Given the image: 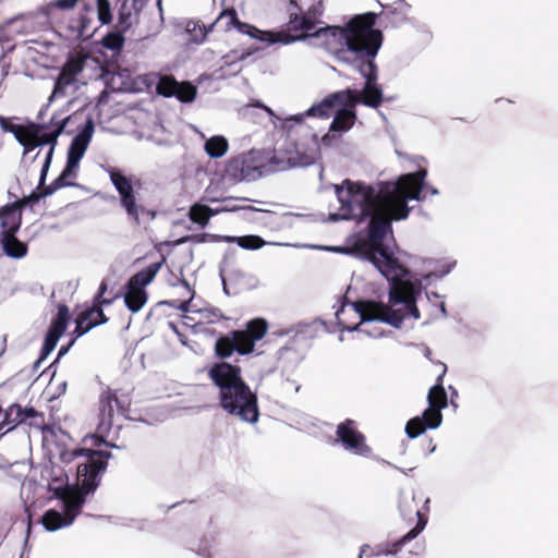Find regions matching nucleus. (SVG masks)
Returning <instances> with one entry per match:
<instances>
[{
	"mask_svg": "<svg viewBox=\"0 0 558 558\" xmlns=\"http://www.w3.org/2000/svg\"><path fill=\"white\" fill-rule=\"evenodd\" d=\"M426 169L400 175L396 181H380L375 184L352 182L349 179L335 184V193L340 207L330 213L328 221L355 220L368 222L367 240L354 247L317 246L318 248L344 253L367 260L389 281L388 302L356 301L345 298L335 315L341 331H362L369 337H381L361 329L362 323L380 322L400 328L407 318L420 319L417 299L422 295V280L402 265L383 243L392 231V220H404L411 207L408 201L422 202V187Z\"/></svg>",
	"mask_w": 558,
	"mask_h": 558,
	"instance_id": "1",
	"label": "nucleus"
},
{
	"mask_svg": "<svg viewBox=\"0 0 558 558\" xmlns=\"http://www.w3.org/2000/svg\"><path fill=\"white\" fill-rule=\"evenodd\" d=\"M374 13H364L352 17L348 24L341 26H324L313 35L316 38L324 37L326 44H336L333 53L340 62L351 65L365 80L361 90L347 88L326 96L322 101L312 105L304 117H317L328 119L338 107L354 108L364 105L378 108L384 100V92L378 84V68L375 59L383 45L381 31L375 29Z\"/></svg>",
	"mask_w": 558,
	"mask_h": 558,
	"instance_id": "2",
	"label": "nucleus"
},
{
	"mask_svg": "<svg viewBox=\"0 0 558 558\" xmlns=\"http://www.w3.org/2000/svg\"><path fill=\"white\" fill-rule=\"evenodd\" d=\"M110 452L74 448L60 452V460L63 463H71L76 459H83L76 465V478L80 484L78 492L74 494L73 499L64 500V512L50 509L41 518V524L49 532H54L61 527L69 526L80 514L86 496L93 494L100 485L101 475L108 466Z\"/></svg>",
	"mask_w": 558,
	"mask_h": 558,
	"instance_id": "3",
	"label": "nucleus"
},
{
	"mask_svg": "<svg viewBox=\"0 0 558 558\" xmlns=\"http://www.w3.org/2000/svg\"><path fill=\"white\" fill-rule=\"evenodd\" d=\"M287 132L282 144L279 142L267 162L271 172L314 165L320 157L318 135L302 121V116H291L283 122Z\"/></svg>",
	"mask_w": 558,
	"mask_h": 558,
	"instance_id": "4",
	"label": "nucleus"
},
{
	"mask_svg": "<svg viewBox=\"0 0 558 558\" xmlns=\"http://www.w3.org/2000/svg\"><path fill=\"white\" fill-rule=\"evenodd\" d=\"M208 375L219 388V401L223 411L242 422L257 423L259 418L257 395L242 379L239 366L220 362L209 369Z\"/></svg>",
	"mask_w": 558,
	"mask_h": 558,
	"instance_id": "5",
	"label": "nucleus"
},
{
	"mask_svg": "<svg viewBox=\"0 0 558 558\" xmlns=\"http://www.w3.org/2000/svg\"><path fill=\"white\" fill-rule=\"evenodd\" d=\"M325 7L324 1L318 0L316 3L312 4L307 11L303 12L302 8L299 5L296 0H289V21L288 27L290 31H302L306 32V35L293 36L286 33H274V32H262L258 28L251 26L248 24L240 23L238 20V14L234 9L226 10L221 12L216 20L215 24H219L225 22V26L229 29L232 25L238 24V28L240 32L247 34L253 38H257L260 41H266L268 44H283L289 45L298 40L305 39L306 37H315L313 33H310L315 29V27L322 24V17L324 15ZM322 27L318 28V31ZM317 29L315 31V33Z\"/></svg>",
	"mask_w": 558,
	"mask_h": 558,
	"instance_id": "6",
	"label": "nucleus"
},
{
	"mask_svg": "<svg viewBox=\"0 0 558 558\" xmlns=\"http://www.w3.org/2000/svg\"><path fill=\"white\" fill-rule=\"evenodd\" d=\"M442 373L437 377L436 384L429 389L427 395L428 408L421 415L414 416L405 425V434L414 439L421 436L426 429H436L441 425V410L447 408V395L442 386V378L447 367L442 364Z\"/></svg>",
	"mask_w": 558,
	"mask_h": 558,
	"instance_id": "7",
	"label": "nucleus"
},
{
	"mask_svg": "<svg viewBox=\"0 0 558 558\" xmlns=\"http://www.w3.org/2000/svg\"><path fill=\"white\" fill-rule=\"evenodd\" d=\"M108 174L120 196V205L131 221L140 225L144 221L150 222L156 218L157 211L137 199L132 182L126 175L116 168H109Z\"/></svg>",
	"mask_w": 558,
	"mask_h": 558,
	"instance_id": "8",
	"label": "nucleus"
},
{
	"mask_svg": "<svg viewBox=\"0 0 558 558\" xmlns=\"http://www.w3.org/2000/svg\"><path fill=\"white\" fill-rule=\"evenodd\" d=\"M70 117L59 118L56 113L50 119V129H47L40 133L38 137L35 140H31L29 154L35 150L37 147L49 146L48 151L46 153L44 163L41 166L38 187L43 186L46 182V178L51 166L52 157L54 154V148L58 143V137L64 131V128L69 121Z\"/></svg>",
	"mask_w": 558,
	"mask_h": 558,
	"instance_id": "9",
	"label": "nucleus"
},
{
	"mask_svg": "<svg viewBox=\"0 0 558 558\" xmlns=\"http://www.w3.org/2000/svg\"><path fill=\"white\" fill-rule=\"evenodd\" d=\"M131 398L126 393H118L117 390L107 388L99 398V433H108L113 426L114 414L125 416L129 412Z\"/></svg>",
	"mask_w": 558,
	"mask_h": 558,
	"instance_id": "10",
	"label": "nucleus"
},
{
	"mask_svg": "<svg viewBox=\"0 0 558 558\" xmlns=\"http://www.w3.org/2000/svg\"><path fill=\"white\" fill-rule=\"evenodd\" d=\"M22 214L21 205L19 202L8 204L0 208V244L4 254L11 258H22L25 256V247L17 244L19 252H13L9 248L10 236L16 233L21 227Z\"/></svg>",
	"mask_w": 558,
	"mask_h": 558,
	"instance_id": "11",
	"label": "nucleus"
},
{
	"mask_svg": "<svg viewBox=\"0 0 558 558\" xmlns=\"http://www.w3.org/2000/svg\"><path fill=\"white\" fill-rule=\"evenodd\" d=\"M87 60L88 57L82 53L71 54L68 58L56 78L49 102L54 98L64 97L68 88L76 84L77 75H80L85 69Z\"/></svg>",
	"mask_w": 558,
	"mask_h": 558,
	"instance_id": "12",
	"label": "nucleus"
},
{
	"mask_svg": "<svg viewBox=\"0 0 558 558\" xmlns=\"http://www.w3.org/2000/svg\"><path fill=\"white\" fill-rule=\"evenodd\" d=\"M336 441L356 456L368 457L372 453L371 447L366 444L365 436L355 427L353 420H345L337 426Z\"/></svg>",
	"mask_w": 558,
	"mask_h": 558,
	"instance_id": "13",
	"label": "nucleus"
},
{
	"mask_svg": "<svg viewBox=\"0 0 558 558\" xmlns=\"http://www.w3.org/2000/svg\"><path fill=\"white\" fill-rule=\"evenodd\" d=\"M250 155L251 153L248 155H239L230 158L225 168L226 178L232 182L254 181L264 171L270 172L267 163L260 167L253 166Z\"/></svg>",
	"mask_w": 558,
	"mask_h": 558,
	"instance_id": "14",
	"label": "nucleus"
},
{
	"mask_svg": "<svg viewBox=\"0 0 558 558\" xmlns=\"http://www.w3.org/2000/svg\"><path fill=\"white\" fill-rule=\"evenodd\" d=\"M41 478L47 482V489L53 493V497L61 499L63 506L64 500H72L74 494L78 492V489L71 492L68 474L60 465H45Z\"/></svg>",
	"mask_w": 558,
	"mask_h": 558,
	"instance_id": "15",
	"label": "nucleus"
},
{
	"mask_svg": "<svg viewBox=\"0 0 558 558\" xmlns=\"http://www.w3.org/2000/svg\"><path fill=\"white\" fill-rule=\"evenodd\" d=\"M70 320L69 307L65 304L58 306L57 317L52 320L40 350L39 359L35 362L34 367L37 368L43 361H45L49 354L54 350L58 340L64 333Z\"/></svg>",
	"mask_w": 558,
	"mask_h": 558,
	"instance_id": "16",
	"label": "nucleus"
},
{
	"mask_svg": "<svg viewBox=\"0 0 558 558\" xmlns=\"http://www.w3.org/2000/svg\"><path fill=\"white\" fill-rule=\"evenodd\" d=\"M95 131V123L92 117H88L83 128L73 137L66 154V163L70 168L78 169L80 161L83 158Z\"/></svg>",
	"mask_w": 558,
	"mask_h": 558,
	"instance_id": "17",
	"label": "nucleus"
},
{
	"mask_svg": "<svg viewBox=\"0 0 558 558\" xmlns=\"http://www.w3.org/2000/svg\"><path fill=\"white\" fill-rule=\"evenodd\" d=\"M157 93L165 97H175L182 102H192L197 88L190 82H178L172 76H160L156 86Z\"/></svg>",
	"mask_w": 558,
	"mask_h": 558,
	"instance_id": "18",
	"label": "nucleus"
},
{
	"mask_svg": "<svg viewBox=\"0 0 558 558\" xmlns=\"http://www.w3.org/2000/svg\"><path fill=\"white\" fill-rule=\"evenodd\" d=\"M8 417L12 425L15 426L28 422L31 426L40 427L44 424V414L39 413L33 407L22 408L19 403L12 402L8 407Z\"/></svg>",
	"mask_w": 558,
	"mask_h": 558,
	"instance_id": "19",
	"label": "nucleus"
},
{
	"mask_svg": "<svg viewBox=\"0 0 558 558\" xmlns=\"http://www.w3.org/2000/svg\"><path fill=\"white\" fill-rule=\"evenodd\" d=\"M378 3L383 9H385V12H380L379 14L376 13V17L383 15L389 26L397 28L410 21L408 15L410 13L411 5L405 0H397L388 5H384L380 2ZM373 13L375 14V12ZM377 19H375V21Z\"/></svg>",
	"mask_w": 558,
	"mask_h": 558,
	"instance_id": "20",
	"label": "nucleus"
},
{
	"mask_svg": "<svg viewBox=\"0 0 558 558\" xmlns=\"http://www.w3.org/2000/svg\"><path fill=\"white\" fill-rule=\"evenodd\" d=\"M266 331L267 325L264 320H253L247 324L245 330H234L235 337H240L244 344L240 354L245 355L253 352L255 342L260 340Z\"/></svg>",
	"mask_w": 558,
	"mask_h": 558,
	"instance_id": "21",
	"label": "nucleus"
},
{
	"mask_svg": "<svg viewBox=\"0 0 558 558\" xmlns=\"http://www.w3.org/2000/svg\"><path fill=\"white\" fill-rule=\"evenodd\" d=\"M417 522L413 529H411L407 534H404L401 538L392 543H386V547L391 550L395 555L402 549V547L416 538L420 533L425 529L427 524V517L423 514L421 511H416Z\"/></svg>",
	"mask_w": 558,
	"mask_h": 558,
	"instance_id": "22",
	"label": "nucleus"
},
{
	"mask_svg": "<svg viewBox=\"0 0 558 558\" xmlns=\"http://www.w3.org/2000/svg\"><path fill=\"white\" fill-rule=\"evenodd\" d=\"M242 347L244 344L240 337H235L234 331H231L229 336H222L217 339L215 351L219 357L226 359L231 356L234 351L240 354V351H243Z\"/></svg>",
	"mask_w": 558,
	"mask_h": 558,
	"instance_id": "23",
	"label": "nucleus"
},
{
	"mask_svg": "<svg viewBox=\"0 0 558 558\" xmlns=\"http://www.w3.org/2000/svg\"><path fill=\"white\" fill-rule=\"evenodd\" d=\"M350 107H342L337 109V112L333 117V120L330 124L329 132L332 133H343L349 131L356 119L355 112Z\"/></svg>",
	"mask_w": 558,
	"mask_h": 558,
	"instance_id": "24",
	"label": "nucleus"
},
{
	"mask_svg": "<svg viewBox=\"0 0 558 558\" xmlns=\"http://www.w3.org/2000/svg\"><path fill=\"white\" fill-rule=\"evenodd\" d=\"M147 302V293L145 289L134 288L125 284L124 304L132 313H137Z\"/></svg>",
	"mask_w": 558,
	"mask_h": 558,
	"instance_id": "25",
	"label": "nucleus"
},
{
	"mask_svg": "<svg viewBox=\"0 0 558 558\" xmlns=\"http://www.w3.org/2000/svg\"><path fill=\"white\" fill-rule=\"evenodd\" d=\"M162 262L163 260L148 265L132 276L126 283L134 288L145 289V287L156 277L157 272L161 268Z\"/></svg>",
	"mask_w": 558,
	"mask_h": 558,
	"instance_id": "26",
	"label": "nucleus"
},
{
	"mask_svg": "<svg viewBox=\"0 0 558 558\" xmlns=\"http://www.w3.org/2000/svg\"><path fill=\"white\" fill-rule=\"evenodd\" d=\"M172 287H178L182 290V295L186 299L179 301V300H168L165 301V304H167L170 307L177 308L183 313H186L190 311V303L194 298V291L192 290L191 286L185 279H177L175 282L171 283Z\"/></svg>",
	"mask_w": 558,
	"mask_h": 558,
	"instance_id": "27",
	"label": "nucleus"
},
{
	"mask_svg": "<svg viewBox=\"0 0 558 558\" xmlns=\"http://www.w3.org/2000/svg\"><path fill=\"white\" fill-rule=\"evenodd\" d=\"M11 390V383L8 381L0 385V437L12 430L10 417H8V409L3 410V404L9 400Z\"/></svg>",
	"mask_w": 558,
	"mask_h": 558,
	"instance_id": "28",
	"label": "nucleus"
},
{
	"mask_svg": "<svg viewBox=\"0 0 558 558\" xmlns=\"http://www.w3.org/2000/svg\"><path fill=\"white\" fill-rule=\"evenodd\" d=\"M204 149L210 158L218 159L226 155L229 149V143L222 135H214L206 140Z\"/></svg>",
	"mask_w": 558,
	"mask_h": 558,
	"instance_id": "29",
	"label": "nucleus"
},
{
	"mask_svg": "<svg viewBox=\"0 0 558 558\" xmlns=\"http://www.w3.org/2000/svg\"><path fill=\"white\" fill-rule=\"evenodd\" d=\"M220 239L228 243L236 242V244L241 248L251 250V251L258 250L266 244V242L260 236L253 235V234L244 235V236L226 235V236H220Z\"/></svg>",
	"mask_w": 558,
	"mask_h": 558,
	"instance_id": "30",
	"label": "nucleus"
},
{
	"mask_svg": "<svg viewBox=\"0 0 558 558\" xmlns=\"http://www.w3.org/2000/svg\"><path fill=\"white\" fill-rule=\"evenodd\" d=\"M70 177H76V170L73 168L69 169V166L65 165L60 175L44 189V195H51L62 187L74 186L75 183L68 181Z\"/></svg>",
	"mask_w": 558,
	"mask_h": 558,
	"instance_id": "31",
	"label": "nucleus"
},
{
	"mask_svg": "<svg viewBox=\"0 0 558 558\" xmlns=\"http://www.w3.org/2000/svg\"><path fill=\"white\" fill-rule=\"evenodd\" d=\"M189 216L193 222H195L202 228L206 227L209 219L211 218L209 213V206L199 203H196L193 206H191Z\"/></svg>",
	"mask_w": 558,
	"mask_h": 558,
	"instance_id": "32",
	"label": "nucleus"
},
{
	"mask_svg": "<svg viewBox=\"0 0 558 558\" xmlns=\"http://www.w3.org/2000/svg\"><path fill=\"white\" fill-rule=\"evenodd\" d=\"M457 265L456 260H446L439 264V267L435 271H430L428 274H418L416 271L410 270L411 274L416 275L417 278L422 280V283L427 281L432 277L442 278L448 275Z\"/></svg>",
	"mask_w": 558,
	"mask_h": 558,
	"instance_id": "33",
	"label": "nucleus"
},
{
	"mask_svg": "<svg viewBox=\"0 0 558 558\" xmlns=\"http://www.w3.org/2000/svg\"><path fill=\"white\" fill-rule=\"evenodd\" d=\"M101 307L102 306L94 303L93 306L85 307L77 315L87 316L86 323L99 322V325H102L108 322V318Z\"/></svg>",
	"mask_w": 558,
	"mask_h": 558,
	"instance_id": "34",
	"label": "nucleus"
},
{
	"mask_svg": "<svg viewBox=\"0 0 558 558\" xmlns=\"http://www.w3.org/2000/svg\"><path fill=\"white\" fill-rule=\"evenodd\" d=\"M101 44L109 50H119L123 47L124 37L121 31L110 32L102 37Z\"/></svg>",
	"mask_w": 558,
	"mask_h": 558,
	"instance_id": "35",
	"label": "nucleus"
},
{
	"mask_svg": "<svg viewBox=\"0 0 558 558\" xmlns=\"http://www.w3.org/2000/svg\"><path fill=\"white\" fill-rule=\"evenodd\" d=\"M39 487L40 486L34 481H28L22 484L21 498L24 502L26 512H28L29 506L35 504V500L31 498V494H34Z\"/></svg>",
	"mask_w": 558,
	"mask_h": 558,
	"instance_id": "36",
	"label": "nucleus"
},
{
	"mask_svg": "<svg viewBox=\"0 0 558 558\" xmlns=\"http://www.w3.org/2000/svg\"><path fill=\"white\" fill-rule=\"evenodd\" d=\"M24 126L22 125H16L14 124L12 126L11 130H13V132H10L11 134H13L14 138L16 140V142L23 146V160H26L27 156L29 155V147L32 146L31 145V140H28L26 137V134L24 132Z\"/></svg>",
	"mask_w": 558,
	"mask_h": 558,
	"instance_id": "37",
	"label": "nucleus"
},
{
	"mask_svg": "<svg viewBox=\"0 0 558 558\" xmlns=\"http://www.w3.org/2000/svg\"><path fill=\"white\" fill-rule=\"evenodd\" d=\"M136 1L133 2L131 7H129L126 3H123L120 11H119V21L118 25L121 27V31H126L131 27L132 21V9L135 8Z\"/></svg>",
	"mask_w": 558,
	"mask_h": 558,
	"instance_id": "38",
	"label": "nucleus"
},
{
	"mask_svg": "<svg viewBox=\"0 0 558 558\" xmlns=\"http://www.w3.org/2000/svg\"><path fill=\"white\" fill-rule=\"evenodd\" d=\"M86 317L87 316L77 315L75 318V329L73 333L76 336V338L82 337L93 328L99 326V322L86 323Z\"/></svg>",
	"mask_w": 558,
	"mask_h": 558,
	"instance_id": "39",
	"label": "nucleus"
},
{
	"mask_svg": "<svg viewBox=\"0 0 558 558\" xmlns=\"http://www.w3.org/2000/svg\"><path fill=\"white\" fill-rule=\"evenodd\" d=\"M415 502V495H412L410 498L401 497L399 501V510L403 518H411L414 513L416 515V511L413 508V504ZM423 514H425L422 510H420Z\"/></svg>",
	"mask_w": 558,
	"mask_h": 558,
	"instance_id": "40",
	"label": "nucleus"
},
{
	"mask_svg": "<svg viewBox=\"0 0 558 558\" xmlns=\"http://www.w3.org/2000/svg\"><path fill=\"white\" fill-rule=\"evenodd\" d=\"M98 20L101 24H109L112 20L109 0H97Z\"/></svg>",
	"mask_w": 558,
	"mask_h": 558,
	"instance_id": "41",
	"label": "nucleus"
},
{
	"mask_svg": "<svg viewBox=\"0 0 558 558\" xmlns=\"http://www.w3.org/2000/svg\"><path fill=\"white\" fill-rule=\"evenodd\" d=\"M47 129H50V122L47 123H36V122H29L25 129L24 132L26 134V137L28 140H35L40 135V133Z\"/></svg>",
	"mask_w": 558,
	"mask_h": 558,
	"instance_id": "42",
	"label": "nucleus"
},
{
	"mask_svg": "<svg viewBox=\"0 0 558 558\" xmlns=\"http://www.w3.org/2000/svg\"><path fill=\"white\" fill-rule=\"evenodd\" d=\"M108 286L106 281H101L98 292L94 298V303L100 306H109L113 303V301L119 296L118 294L112 298H105V293L107 292Z\"/></svg>",
	"mask_w": 558,
	"mask_h": 558,
	"instance_id": "43",
	"label": "nucleus"
},
{
	"mask_svg": "<svg viewBox=\"0 0 558 558\" xmlns=\"http://www.w3.org/2000/svg\"><path fill=\"white\" fill-rule=\"evenodd\" d=\"M201 315L203 316L204 322L207 324H215L226 318L221 311L218 308L204 310L201 312Z\"/></svg>",
	"mask_w": 558,
	"mask_h": 558,
	"instance_id": "44",
	"label": "nucleus"
},
{
	"mask_svg": "<svg viewBox=\"0 0 558 558\" xmlns=\"http://www.w3.org/2000/svg\"><path fill=\"white\" fill-rule=\"evenodd\" d=\"M47 195H44V190L40 193L32 192L27 197H24L22 202H19L21 207L24 205H33L38 203L43 197H46Z\"/></svg>",
	"mask_w": 558,
	"mask_h": 558,
	"instance_id": "45",
	"label": "nucleus"
},
{
	"mask_svg": "<svg viewBox=\"0 0 558 558\" xmlns=\"http://www.w3.org/2000/svg\"><path fill=\"white\" fill-rule=\"evenodd\" d=\"M78 0H54L50 4L61 10H70L75 7Z\"/></svg>",
	"mask_w": 558,
	"mask_h": 558,
	"instance_id": "46",
	"label": "nucleus"
},
{
	"mask_svg": "<svg viewBox=\"0 0 558 558\" xmlns=\"http://www.w3.org/2000/svg\"><path fill=\"white\" fill-rule=\"evenodd\" d=\"M252 209L251 207H223L222 205L220 206H217V207H209V213H210V216H216L220 213H225V211H236L239 209Z\"/></svg>",
	"mask_w": 558,
	"mask_h": 558,
	"instance_id": "47",
	"label": "nucleus"
},
{
	"mask_svg": "<svg viewBox=\"0 0 558 558\" xmlns=\"http://www.w3.org/2000/svg\"><path fill=\"white\" fill-rule=\"evenodd\" d=\"M10 244H9V248L13 252H19L20 251V247L17 244L22 245L23 247H25V255L27 254V245L23 242H21L15 233H12V235L10 236Z\"/></svg>",
	"mask_w": 558,
	"mask_h": 558,
	"instance_id": "48",
	"label": "nucleus"
},
{
	"mask_svg": "<svg viewBox=\"0 0 558 558\" xmlns=\"http://www.w3.org/2000/svg\"><path fill=\"white\" fill-rule=\"evenodd\" d=\"M207 35V29L205 26L198 27V31L193 35V41L196 44H202Z\"/></svg>",
	"mask_w": 558,
	"mask_h": 558,
	"instance_id": "49",
	"label": "nucleus"
},
{
	"mask_svg": "<svg viewBox=\"0 0 558 558\" xmlns=\"http://www.w3.org/2000/svg\"><path fill=\"white\" fill-rule=\"evenodd\" d=\"M426 179V177L424 178V180ZM422 201H424L426 198V194H430V195H438V190L432 185H427L426 182L424 181V185L422 187Z\"/></svg>",
	"mask_w": 558,
	"mask_h": 558,
	"instance_id": "50",
	"label": "nucleus"
},
{
	"mask_svg": "<svg viewBox=\"0 0 558 558\" xmlns=\"http://www.w3.org/2000/svg\"><path fill=\"white\" fill-rule=\"evenodd\" d=\"M161 4H162V0H157L156 1V5L158 8V22H157V25L154 28V32H158L159 28L161 27L162 23H163V13H162Z\"/></svg>",
	"mask_w": 558,
	"mask_h": 558,
	"instance_id": "51",
	"label": "nucleus"
},
{
	"mask_svg": "<svg viewBox=\"0 0 558 558\" xmlns=\"http://www.w3.org/2000/svg\"><path fill=\"white\" fill-rule=\"evenodd\" d=\"M12 124L7 118L0 116V126L4 132H13Z\"/></svg>",
	"mask_w": 558,
	"mask_h": 558,
	"instance_id": "52",
	"label": "nucleus"
},
{
	"mask_svg": "<svg viewBox=\"0 0 558 558\" xmlns=\"http://www.w3.org/2000/svg\"><path fill=\"white\" fill-rule=\"evenodd\" d=\"M376 555H393L390 549L386 547V544H380L376 547Z\"/></svg>",
	"mask_w": 558,
	"mask_h": 558,
	"instance_id": "53",
	"label": "nucleus"
},
{
	"mask_svg": "<svg viewBox=\"0 0 558 558\" xmlns=\"http://www.w3.org/2000/svg\"><path fill=\"white\" fill-rule=\"evenodd\" d=\"M12 465V462L4 456L0 454V470H5Z\"/></svg>",
	"mask_w": 558,
	"mask_h": 558,
	"instance_id": "54",
	"label": "nucleus"
},
{
	"mask_svg": "<svg viewBox=\"0 0 558 558\" xmlns=\"http://www.w3.org/2000/svg\"><path fill=\"white\" fill-rule=\"evenodd\" d=\"M74 340H71L70 343L68 345H62L60 349H59V352H58V357H61L62 355H64L70 347L73 344Z\"/></svg>",
	"mask_w": 558,
	"mask_h": 558,
	"instance_id": "55",
	"label": "nucleus"
},
{
	"mask_svg": "<svg viewBox=\"0 0 558 558\" xmlns=\"http://www.w3.org/2000/svg\"><path fill=\"white\" fill-rule=\"evenodd\" d=\"M425 296L428 302H433V300L441 299V296L436 292H425Z\"/></svg>",
	"mask_w": 558,
	"mask_h": 558,
	"instance_id": "56",
	"label": "nucleus"
},
{
	"mask_svg": "<svg viewBox=\"0 0 558 558\" xmlns=\"http://www.w3.org/2000/svg\"><path fill=\"white\" fill-rule=\"evenodd\" d=\"M436 306H438V308H439V311L441 313V316L446 318L448 316V313H447V310H446L445 302L440 301L438 304H436Z\"/></svg>",
	"mask_w": 558,
	"mask_h": 558,
	"instance_id": "57",
	"label": "nucleus"
},
{
	"mask_svg": "<svg viewBox=\"0 0 558 558\" xmlns=\"http://www.w3.org/2000/svg\"><path fill=\"white\" fill-rule=\"evenodd\" d=\"M333 138V135H330V134H326L325 136H323L322 138V143L325 145V146H330L331 145V141Z\"/></svg>",
	"mask_w": 558,
	"mask_h": 558,
	"instance_id": "58",
	"label": "nucleus"
},
{
	"mask_svg": "<svg viewBox=\"0 0 558 558\" xmlns=\"http://www.w3.org/2000/svg\"><path fill=\"white\" fill-rule=\"evenodd\" d=\"M233 201V198H223L221 203L223 207H238L236 205L232 204Z\"/></svg>",
	"mask_w": 558,
	"mask_h": 558,
	"instance_id": "59",
	"label": "nucleus"
},
{
	"mask_svg": "<svg viewBox=\"0 0 558 558\" xmlns=\"http://www.w3.org/2000/svg\"><path fill=\"white\" fill-rule=\"evenodd\" d=\"M384 463H386V464H388V465H390V466H392V468H395V469L400 470V471H401L402 473H404L405 475H408L410 472H412V471H413V469L402 470V469H400V468H398V466H396V465L391 464V463H390V462H388V461H384Z\"/></svg>",
	"mask_w": 558,
	"mask_h": 558,
	"instance_id": "60",
	"label": "nucleus"
},
{
	"mask_svg": "<svg viewBox=\"0 0 558 558\" xmlns=\"http://www.w3.org/2000/svg\"><path fill=\"white\" fill-rule=\"evenodd\" d=\"M367 548H369V546H368V545H366V544H365V545H363V546H361V548H360V554H359V558H362V557H363V555H364V553L366 551V549H367Z\"/></svg>",
	"mask_w": 558,
	"mask_h": 558,
	"instance_id": "61",
	"label": "nucleus"
},
{
	"mask_svg": "<svg viewBox=\"0 0 558 558\" xmlns=\"http://www.w3.org/2000/svg\"><path fill=\"white\" fill-rule=\"evenodd\" d=\"M429 498H426L425 501H424V506H423V510L425 512H428L429 511Z\"/></svg>",
	"mask_w": 558,
	"mask_h": 558,
	"instance_id": "62",
	"label": "nucleus"
},
{
	"mask_svg": "<svg viewBox=\"0 0 558 558\" xmlns=\"http://www.w3.org/2000/svg\"><path fill=\"white\" fill-rule=\"evenodd\" d=\"M65 388H66V383L63 381L62 384H60L59 386V389H60V393H63L65 391Z\"/></svg>",
	"mask_w": 558,
	"mask_h": 558,
	"instance_id": "63",
	"label": "nucleus"
},
{
	"mask_svg": "<svg viewBox=\"0 0 558 558\" xmlns=\"http://www.w3.org/2000/svg\"><path fill=\"white\" fill-rule=\"evenodd\" d=\"M449 388L451 390V397H458V391L452 386H450Z\"/></svg>",
	"mask_w": 558,
	"mask_h": 558,
	"instance_id": "64",
	"label": "nucleus"
}]
</instances>
